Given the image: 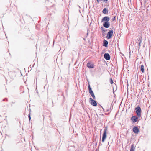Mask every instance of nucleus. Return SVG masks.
<instances>
[{
	"label": "nucleus",
	"mask_w": 151,
	"mask_h": 151,
	"mask_svg": "<svg viewBox=\"0 0 151 151\" xmlns=\"http://www.w3.org/2000/svg\"><path fill=\"white\" fill-rule=\"evenodd\" d=\"M135 110H136V113L138 117L139 118L141 117V108L139 106H137L135 108Z\"/></svg>",
	"instance_id": "obj_1"
},
{
	"label": "nucleus",
	"mask_w": 151,
	"mask_h": 151,
	"mask_svg": "<svg viewBox=\"0 0 151 151\" xmlns=\"http://www.w3.org/2000/svg\"><path fill=\"white\" fill-rule=\"evenodd\" d=\"M107 131V128H105L104 129V132L103 134L102 138V142H104L106 137V131Z\"/></svg>",
	"instance_id": "obj_2"
},
{
	"label": "nucleus",
	"mask_w": 151,
	"mask_h": 151,
	"mask_svg": "<svg viewBox=\"0 0 151 151\" xmlns=\"http://www.w3.org/2000/svg\"><path fill=\"white\" fill-rule=\"evenodd\" d=\"M113 33V31L111 30L108 32L107 34L106 37L108 39H110L112 36Z\"/></svg>",
	"instance_id": "obj_3"
},
{
	"label": "nucleus",
	"mask_w": 151,
	"mask_h": 151,
	"mask_svg": "<svg viewBox=\"0 0 151 151\" xmlns=\"http://www.w3.org/2000/svg\"><path fill=\"white\" fill-rule=\"evenodd\" d=\"M90 101L91 102V104L94 106H97V104L96 102L93 99L91 98H90L89 99Z\"/></svg>",
	"instance_id": "obj_4"
},
{
	"label": "nucleus",
	"mask_w": 151,
	"mask_h": 151,
	"mask_svg": "<svg viewBox=\"0 0 151 151\" xmlns=\"http://www.w3.org/2000/svg\"><path fill=\"white\" fill-rule=\"evenodd\" d=\"M110 20V18L108 16H105L102 19V21L103 22H108Z\"/></svg>",
	"instance_id": "obj_5"
},
{
	"label": "nucleus",
	"mask_w": 151,
	"mask_h": 151,
	"mask_svg": "<svg viewBox=\"0 0 151 151\" xmlns=\"http://www.w3.org/2000/svg\"><path fill=\"white\" fill-rule=\"evenodd\" d=\"M138 116H132L131 118V119L133 122L134 123L136 122L137 121L138 119Z\"/></svg>",
	"instance_id": "obj_6"
},
{
	"label": "nucleus",
	"mask_w": 151,
	"mask_h": 151,
	"mask_svg": "<svg viewBox=\"0 0 151 151\" xmlns=\"http://www.w3.org/2000/svg\"><path fill=\"white\" fill-rule=\"evenodd\" d=\"M103 24V26L106 28H108L110 26V23L107 22H105Z\"/></svg>",
	"instance_id": "obj_7"
},
{
	"label": "nucleus",
	"mask_w": 151,
	"mask_h": 151,
	"mask_svg": "<svg viewBox=\"0 0 151 151\" xmlns=\"http://www.w3.org/2000/svg\"><path fill=\"white\" fill-rule=\"evenodd\" d=\"M104 57L107 60H109L110 59V56L108 53H105L104 55Z\"/></svg>",
	"instance_id": "obj_8"
},
{
	"label": "nucleus",
	"mask_w": 151,
	"mask_h": 151,
	"mask_svg": "<svg viewBox=\"0 0 151 151\" xmlns=\"http://www.w3.org/2000/svg\"><path fill=\"white\" fill-rule=\"evenodd\" d=\"M133 130L135 133H138L139 131L138 127L136 126H135L133 127Z\"/></svg>",
	"instance_id": "obj_9"
},
{
	"label": "nucleus",
	"mask_w": 151,
	"mask_h": 151,
	"mask_svg": "<svg viewBox=\"0 0 151 151\" xmlns=\"http://www.w3.org/2000/svg\"><path fill=\"white\" fill-rule=\"evenodd\" d=\"M108 42L107 41L104 40L103 41V45L105 47H107L108 46Z\"/></svg>",
	"instance_id": "obj_10"
},
{
	"label": "nucleus",
	"mask_w": 151,
	"mask_h": 151,
	"mask_svg": "<svg viewBox=\"0 0 151 151\" xmlns=\"http://www.w3.org/2000/svg\"><path fill=\"white\" fill-rule=\"evenodd\" d=\"M87 67L89 68H93V65L90 63H88L87 64Z\"/></svg>",
	"instance_id": "obj_11"
},
{
	"label": "nucleus",
	"mask_w": 151,
	"mask_h": 151,
	"mask_svg": "<svg viewBox=\"0 0 151 151\" xmlns=\"http://www.w3.org/2000/svg\"><path fill=\"white\" fill-rule=\"evenodd\" d=\"M135 149L134 145V144H132L131 146V147L130 148V151H134V150Z\"/></svg>",
	"instance_id": "obj_12"
},
{
	"label": "nucleus",
	"mask_w": 151,
	"mask_h": 151,
	"mask_svg": "<svg viewBox=\"0 0 151 151\" xmlns=\"http://www.w3.org/2000/svg\"><path fill=\"white\" fill-rule=\"evenodd\" d=\"M102 12L104 14H107L108 12V9L106 8H104L103 11H102Z\"/></svg>",
	"instance_id": "obj_13"
},
{
	"label": "nucleus",
	"mask_w": 151,
	"mask_h": 151,
	"mask_svg": "<svg viewBox=\"0 0 151 151\" xmlns=\"http://www.w3.org/2000/svg\"><path fill=\"white\" fill-rule=\"evenodd\" d=\"M141 70L142 73H143L144 72V66L142 65L141 66Z\"/></svg>",
	"instance_id": "obj_14"
},
{
	"label": "nucleus",
	"mask_w": 151,
	"mask_h": 151,
	"mask_svg": "<svg viewBox=\"0 0 151 151\" xmlns=\"http://www.w3.org/2000/svg\"><path fill=\"white\" fill-rule=\"evenodd\" d=\"M90 95L92 96L93 99H95L96 98V97L94 95L93 92H91L90 93Z\"/></svg>",
	"instance_id": "obj_15"
},
{
	"label": "nucleus",
	"mask_w": 151,
	"mask_h": 151,
	"mask_svg": "<svg viewBox=\"0 0 151 151\" xmlns=\"http://www.w3.org/2000/svg\"><path fill=\"white\" fill-rule=\"evenodd\" d=\"M88 90H89V93L91 92H93V91L92 90L91 88L90 87V85H88Z\"/></svg>",
	"instance_id": "obj_16"
},
{
	"label": "nucleus",
	"mask_w": 151,
	"mask_h": 151,
	"mask_svg": "<svg viewBox=\"0 0 151 151\" xmlns=\"http://www.w3.org/2000/svg\"><path fill=\"white\" fill-rule=\"evenodd\" d=\"M108 0H96L98 3H99V2L103 1L104 2H106Z\"/></svg>",
	"instance_id": "obj_17"
},
{
	"label": "nucleus",
	"mask_w": 151,
	"mask_h": 151,
	"mask_svg": "<svg viewBox=\"0 0 151 151\" xmlns=\"http://www.w3.org/2000/svg\"><path fill=\"white\" fill-rule=\"evenodd\" d=\"M138 39V40H139V44H141L142 42V37L140 36L139 37Z\"/></svg>",
	"instance_id": "obj_18"
},
{
	"label": "nucleus",
	"mask_w": 151,
	"mask_h": 151,
	"mask_svg": "<svg viewBox=\"0 0 151 151\" xmlns=\"http://www.w3.org/2000/svg\"><path fill=\"white\" fill-rule=\"evenodd\" d=\"M101 29L102 30V32L104 33V32H105L104 29L103 27H101Z\"/></svg>",
	"instance_id": "obj_19"
},
{
	"label": "nucleus",
	"mask_w": 151,
	"mask_h": 151,
	"mask_svg": "<svg viewBox=\"0 0 151 151\" xmlns=\"http://www.w3.org/2000/svg\"><path fill=\"white\" fill-rule=\"evenodd\" d=\"M110 83L111 84H112L113 83V81L111 78L110 79Z\"/></svg>",
	"instance_id": "obj_20"
},
{
	"label": "nucleus",
	"mask_w": 151,
	"mask_h": 151,
	"mask_svg": "<svg viewBox=\"0 0 151 151\" xmlns=\"http://www.w3.org/2000/svg\"><path fill=\"white\" fill-rule=\"evenodd\" d=\"M116 16H115L112 19V20H113V21H114V20H115V19H116Z\"/></svg>",
	"instance_id": "obj_21"
},
{
	"label": "nucleus",
	"mask_w": 151,
	"mask_h": 151,
	"mask_svg": "<svg viewBox=\"0 0 151 151\" xmlns=\"http://www.w3.org/2000/svg\"><path fill=\"white\" fill-rule=\"evenodd\" d=\"M28 117H29V120H30V119H31V116H30V115L29 114V115Z\"/></svg>",
	"instance_id": "obj_22"
},
{
	"label": "nucleus",
	"mask_w": 151,
	"mask_h": 151,
	"mask_svg": "<svg viewBox=\"0 0 151 151\" xmlns=\"http://www.w3.org/2000/svg\"><path fill=\"white\" fill-rule=\"evenodd\" d=\"M139 40H138V43L139 44V46H140L141 45H140V44H139Z\"/></svg>",
	"instance_id": "obj_23"
},
{
	"label": "nucleus",
	"mask_w": 151,
	"mask_h": 151,
	"mask_svg": "<svg viewBox=\"0 0 151 151\" xmlns=\"http://www.w3.org/2000/svg\"><path fill=\"white\" fill-rule=\"evenodd\" d=\"M109 111V110H107V111Z\"/></svg>",
	"instance_id": "obj_24"
}]
</instances>
